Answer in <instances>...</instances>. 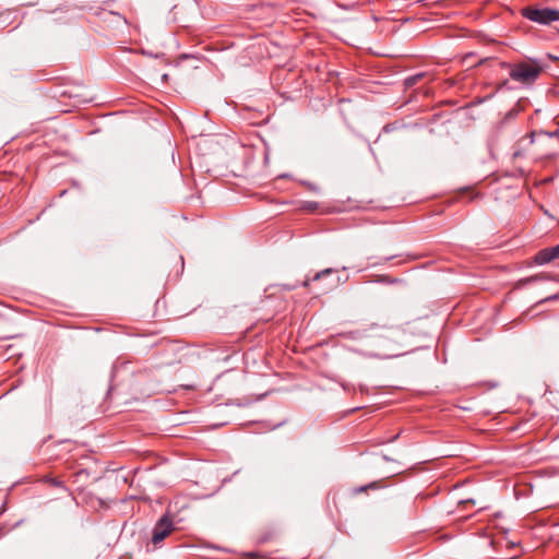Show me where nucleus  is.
<instances>
[{
  "mask_svg": "<svg viewBox=\"0 0 559 559\" xmlns=\"http://www.w3.org/2000/svg\"><path fill=\"white\" fill-rule=\"evenodd\" d=\"M521 14L526 20L540 24L550 25L552 22H559V10L547 7H525Z\"/></svg>",
  "mask_w": 559,
  "mask_h": 559,
  "instance_id": "nucleus-1",
  "label": "nucleus"
},
{
  "mask_svg": "<svg viewBox=\"0 0 559 559\" xmlns=\"http://www.w3.org/2000/svg\"><path fill=\"white\" fill-rule=\"evenodd\" d=\"M542 73V67L536 62H519L511 66L510 78L522 84L534 83Z\"/></svg>",
  "mask_w": 559,
  "mask_h": 559,
  "instance_id": "nucleus-2",
  "label": "nucleus"
},
{
  "mask_svg": "<svg viewBox=\"0 0 559 559\" xmlns=\"http://www.w3.org/2000/svg\"><path fill=\"white\" fill-rule=\"evenodd\" d=\"M175 531L173 518L164 514L155 524L152 532V544L157 547L165 538Z\"/></svg>",
  "mask_w": 559,
  "mask_h": 559,
  "instance_id": "nucleus-3",
  "label": "nucleus"
},
{
  "mask_svg": "<svg viewBox=\"0 0 559 559\" xmlns=\"http://www.w3.org/2000/svg\"><path fill=\"white\" fill-rule=\"evenodd\" d=\"M556 259L557 258L555 254L554 247H550V248H545L543 250H539L534 257V262L538 265H543V264L549 263Z\"/></svg>",
  "mask_w": 559,
  "mask_h": 559,
  "instance_id": "nucleus-4",
  "label": "nucleus"
},
{
  "mask_svg": "<svg viewBox=\"0 0 559 559\" xmlns=\"http://www.w3.org/2000/svg\"><path fill=\"white\" fill-rule=\"evenodd\" d=\"M380 488H383V484L381 480H376V481H371L367 485H364V486H359V487H355L353 490H352V493L353 495H360L362 492H367L368 490H378Z\"/></svg>",
  "mask_w": 559,
  "mask_h": 559,
  "instance_id": "nucleus-5",
  "label": "nucleus"
},
{
  "mask_svg": "<svg viewBox=\"0 0 559 559\" xmlns=\"http://www.w3.org/2000/svg\"><path fill=\"white\" fill-rule=\"evenodd\" d=\"M549 277L545 274H537V275H534V276H530V277H526L524 280L521 281V283L523 284H528V283H533V282H536V281H545V280H548Z\"/></svg>",
  "mask_w": 559,
  "mask_h": 559,
  "instance_id": "nucleus-6",
  "label": "nucleus"
},
{
  "mask_svg": "<svg viewBox=\"0 0 559 559\" xmlns=\"http://www.w3.org/2000/svg\"><path fill=\"white\" fill-rule=\"evenodd\" d=\"M45 481L50 486L63 488V481L56 477H46Z\"/></svg>",
  "mask_w": 559,
  "mask_h": 559,
  "instance_id": "nucleus-7",
  "label": "nucleus"
},
{
  "mask_svg": "<svg viewBox=\"0 0 559 559\" xmlns=\"http://www.w3.org/2000/svg\"><path fill=\"white\" fill-rule=\"evenodd\" d=\"M334 272L333 269H325V270H322L321 272H318L314 276H313V281H318L320 280L322 276H325V275H330Z\"/></svg>",
  "mask_w": 559,
  "mask_h": 559,
  "instance_id": "nucleus-8",
  "label": "nucleus"
},
{
  "mask_svg": "<svg viewBox=\"0 0 559 559\" xmlns=\"http://www.w3.org/2000/svg\"><path fill=\"white\" fill-rule=\"evenodd\" d=\"M341 336L344 338L356 340V338H359L361 335L358 331H352V332H347V333H342Z\"/></svg>",
  "mask_w": 559,
  "mask_h": 559,
  "instance_id": "nucleus-9",
  "label": "nucleus"
},
{
  "mask_svg": "<svg viewBox=\"0 0 559 559\" xmlns=\"http://www.w3.org/2000/svg\"><path fill=\"white\" fill-rule=\"evenodd\" d=\"M379 282L381 283H388V284H395V283H401L402 281L399 280V278H390L389 276H381V278L379 280Z\"/></svg>",
  "mask_w": 559,
  "mask_h": 559,
  "instance_id": "nucleus-10",
  "label": "nucleus"
},
{
  "mask_svg": "<svg viewBox=\"0 0 559 559\" xmlns=\"http://www.w3.org/2000/svg\"><path fill=\"white\" fill-rule=\"evenodd\" d=\"M556 258L559 259V245L554 247Z\"/></svg>",
  "mask_w": 559,
  "mask_h": 559,
  "instance_id": "nucleus-11",
  "label": "nucleus"
},
{
  "mask_svg": "<svg viewBox=\"0 0 559 559\" xmlns=\"http://www.w3.org/2000/svg\"><path fill=\"white\" fill-rule=\"evenodd\" d=\"M304 286H305V287L309 286V281H305V282H304Z\"/></svg>",
  "mask_w": 559,
  "mask_h": 559,
  "instance_id": "nucleus-12",
  "label": "nucleus"
},
{
  "mask_svg": "<svg viewBox=\"0 0 559 559\" xmlns=\"http://www.w3.org/2000/svg\"><path fill=\"white\" fill-rule=\"evenodd\" d=\"M556 296H550L549 298H547L546 300H549V299H555Z\"/></svg>",
  "mask_w": 559,
  "mask_h": 559,
  "instance_id": "nucleus-13",
  "label": "nucleus"
},
{
  "mask_svg": "<svg viewBox=\"0 0 559 559\" xmlns=\"http://www.w3.org/2000/svg\"><path fill=\"white\" fill-rule=\"evenodd\" d=\"M558 32H559V28H558Z\"/></svg>",
  "mask_w": 559,
  "mask_h": 559,
  "instance_id": "nucleus-14",
  "label": "nucleus"
}]
</instances>
